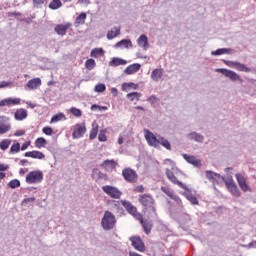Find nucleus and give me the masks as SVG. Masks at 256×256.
Segmentation results:
<instances>
[{"label":"nucleus","mask_w":256,"mask_h":256,"mask_svg":"<svg viewBox=\"0 0 256 256\" xmlns=\"http://www.w3.org/2000/svg\"><path fill=\"white\" fill-rule=\"evenodd\" d=\"M21 151V144L19 142L13 144L10 148V153H19Z\"/></svg>","instance_id":"09e8293b"},{"label":"nucleus","mask_w":256,"mask_h":256,"mask_svg":"<svg viewBox=\"0 0 256 256\" xmlns=\"http://www.w3.org/2000/svg\"><path fill=\"white\" fill-rule=\"evenodd\" d=\"M137 43L139 47H142L144 51H147L148 48L150 47L149 45V38H147V35L142 34L138 39Z\"/></svg>","instance_id":"a211bd4d"},{"label":"nucleus","mask_w":256,"mask_h":256,"mask_svg":"<svg viewBox=\"0 0 256 256\" xmlns=\"http://www.w3.org/2000/svg\"><path fill=\"white\" fill-rule=\"evenodd\" d=\"M215 72L221 73L222 75H224V77H227V79H230V81H233V82L238 81L240 83H243V78H241V76H239V74H237L233 70H229L225 68H217Z\"/></svg>","instance_id":"f03ea898"},{"label":"nucleus","mask_w":256,"mask_h":256,"mask_svg":"<svg viewBox=\"0 0 256 256\" xmlns=\"http://www.w3.org/2000/svg\"><path fill=\"white\" fill-rule=\"evenodd\" d=\"M185 197L190 201V203H192V205H199V200H197V197L191 194V192L185 193Z\"/></svg>","instance_id":"f704fd0d"},{"label":"nucleus","mask_w":256,"mask_h":256,"mask_svg":"<svg viewBox=\"0 0 256 256\" xmlns=\"http://www.w3.org/2000/svg\"><path fill=\"white\" fill-rule=\"evenodd\" d=\"M183 158L187 163H190V165H194V167H201V160L197 159L195 156L183 154Z\"/></svg>","instance_id":"412c9836"},{"label":"nucleus","mask_w":256,"mask_h":256,"mask_svg":"<svg viewBox=\"0 0 256 256\" xmlns=\"http://www.w3.org/2000/svg\"><path fill=\"white\" fill-rule=\"evenodd\" d=\"M139 202L143 207H151L152 211L155 213V207L153 206L155 204V200L151 195L144 194L139 197Z\"/></svg>","instance_id":"6e6552de"},{"label":"nucleus","mask_w":256,"mask_h":256,"mask_svg":"<svg viewBox=\"0 0 256 256\" xmlns=\"http://www.w3.org/2000/svg\"><path fill=\"white\" fill-rule=\"evenodd\" d=\"M22 135H25V130H18L15 133L16 137H22Z\"/></svg>","instance_id":"680f3d73"},{"label":"nucleus","mask_w":256,"mask_h":256,"mask_svg":"<svg viewBox=\"0 0 256 256\" xmlns=\"http://www.w3.org/2000/svg\"><path fill=\"white\" fill-rule=\"evenodd\" d=\"M132 215H133V217H135V219H137L138 221H140V223H141L142 221H144V220H143V215H141V213L137 212V209L135 210V213H132Z\"/></svg>","instance_id":"6e6d98bb"},{"label":"nucleus","mask_w":256,"mask_h":256,"mask_svg":"<svg viewBox=\"0 0 256 256\" xmlns=\"http://www.w3.org/2000/svg\"><path fill=\"white\" fill-rule=\"evenodd\" d=\"M223 63H225L227 67H232L233 69H237V71H243L244 73L251 72V68L247 67L245 64H241V62L223 60Z\"/></svg>","instance_id":"0eeeda50"},{"label":"nucleus","mask_w":256,"mask_h":256,"mask_svg":"<svg viewBox=\"0 0 256 256\" xmlns=\"http://www.w3.org/2000/svg\"><path fill=\"white\" fill-rule=\"evenodd\" d=\"M236 180L238 182V185L240 189H242L244 192L249 191V185L247 184V181L245 180V177L241 175L240 173L235 174Z\"/></svg>","instance_id":"2eb2a0df"},{"label":"nucleus","mask_w":256,"mask_h":256,"mask_svg":"<svg viewBox=\"0 0 256 256\" xmlns=\"http://www.w3.org/2000/svg\"><path fill=\"white\" fill-rule=\"evenodd\" d=\"M232 53H235V50L231 49V48H219L215 51L211 52V55L213 56H219V55H232Z\"/></svg>","instance_id":"5701e85b"},{"label":"nucleus","mask_w":256,"mask_h":256,"mask_svg":"<svg viewBox=\"0 0 256 256\" xmlns=\"http://www.w3.org/2000/svg\"><path fill=\"white\" fill-rule=\"evenodd\" d=\"M147 101H148L149 103H151L152 105H155V101H157V96L152 95V96H150V97L147 99Z\"/></svg>","instance_id":"bf43d9fd"},{"label":"nucleus","mask_w":256,"mask_h":256,"mask_svg":"<svg viewBox=\"0 0 256 256\" xmlns=\"http://www.w3.org/2000/svg\"><path fill=\"white\" fill-rule=\"evenodd\" d=\"M98 140L102 143H104L105 141H107V136L105 135V131L102 130L100 131L99 135H98Z\"/></svg>","instance_id":"5fc2aeb1"},{"label":"nucleus","mask_w":256,"mask_h":256,"mask_svg":"<svg viewBox=\"0 0 256 256\" xmlns=\"http://www.w3.org/2000/svg\"><path fill=\"white\" fill-rule=\"evenodd\" d=\"M118 35H121V27H114L107 32V39L111 41V39H115Z\"/></svg>","instance_id":"cd10ccee"},{"label":"nucleus","mask_w":256,"mask_h":256,"mask_svg":"<svg viewBox=\"0 0 256 256\" xmlns=\"http://www.w3.org/2000/svg\"><path fill=\"white\" fill-rule=\"evenodd\" d=\"M159 145H162V147H165V149H167L168 151H171V143L169 142V140H167L163 137H160Z\"/></svg>","instance_id":"58836bf2"},{"label":"nucleus","mask_w":256,"mask_h":256,"mask_svg":"<svg viewBox=\"0 0 256 256\" xmlns=\"http://www.w3.org/2000/svg\"><path fill=\"white\" fill-rule=\"evenodd\" d=\"M166 176L169 179V181L174 183V185H178L181 187V189H185V191H189V189L187 188V186L185 184H183L181 181L177 180V177L175 176V174L173 172H171V170L166 169Z\"/></svg>","instance_id":"f8f14e48"},{"label":"nucleus","mask_w":256,"mask_h":256,"mask_svg":"<svg viewBox=\"0 0 256 256\" xmlns=\"http://www.w3.org/2000/svg\"><path fill=\"white\" fill-rule=\"evenodd\" d=\"M145 139L151 147H159V139L149 130H145Z\"/></svg>","instance_id":"ddd939ff"},{"label":"nucleus","mask_w":256,"mask_h":256,"mask_svg":"<svg viewBox=\"0 0 256 256\" xmlns=\"http://www.w3.org/2000/svg\"><path fill=\"white\" fill-rule=\"evenodd\" d=\"M65 119H67L65 117V114L63 113H58V114H55L52 118H51V123H57L59 121H65Z\"/></svg>","instance_id":"e433bc0d"},{"label":"nucleus","mask_w":256,"mask_h":256,"mask_svg":"<svg viewBox=\"0 0 256 256\" xmlns=\"http://www.w3.org/2000/svg\"><path fill=\"white\" fill-rule=\"evenodd\" d=\"M127 87H133L134 89H139V85L133 83V82H130V83H124L122 85V89L123 91H125V89H127Z\"/></svg>","instance_id":"603ef678"},{"label":"nucleus","mask_w":256,"mask_h":256,"mask_svg":"<svg viewBox=\"0 0 256 256\" xmlns=\"http://www.w3.org/2000/svg\"><path fill=\"white\" fill-rule=\"evenodd\" d=\"M14 117L16 121H23L24 119H27V110L23 108L17 109L14 113Z\"/></svg>","instance_id":"a878e982"},{"label":"nucleus","mask_w":256,"mask_h":256,"mask_svg":"<svg viewBox=\"0 0 256 256\" xmlns=\"http://www.w3.org/2000/svg\"><path fill=\"white\" fill-rule=\"evenodd\" d=\"M42 131L45 135H53V128L49 126L44 127Z\"/></svg>","instance_id":"4d7b16f0"},{"label":"nucleus","mask_w":256,"mask_h":256,"mask_svg":"<svg viewBox=\"0 0 256 256\" xmlns=\"http://www.w3.org/2000/svg\"><path fill=\"white\" fill-rule=\"evenodd\" d=\"M122 176L128 183H137L139 176L137 172L131 168H125L122 170Z\"/></svg>","instance_id":"39448f33"},{"label":"nucleus","mask_w":256,"mask_h":256,"mask_svg":"<svg viewBox=\"0 0 256 256\" xmlns=\"http://www.w3.org/2000/svg\"><path fill=\"white\" fill-rule=\"evenodd\" d=\"M45 145H47V140L43 137L37 138L35 141V146L38 149H41V147H45Z\"/></svg>","instance_id":"ea45409f"},{"label":"nucleus","mask_w":256,"mask_h":256,"mask_svg":"<svg viewBox=\"0 0 256 256\" xmlns=\"http://www.w3.org/2000/svg\"><path fill=\"white\" fill-rule=\"evenodd\" d=\"M41 181H43V171L41 170L31 171L26 176V183H28L29 185L41 183Z\"/></svg>","instance_id":"7ed1b4c3"},{"label":"nucleus","mask_w":256,"mask_h":256,"mask_svg":"<svg viewBox=\"0 0 256 256\" xmlns=\"http://www.w3.org/2000/svg\"><path fill=\"white\" fill-rule=\"evenodd\" d=\"M96 177V181H100L101 179H103L104 181H109V176H107V174L101 172V170L94 168L92 170V178L95 179Z\"/></svg>","instance_id":"f3484780"},{"label":"nucleus","mask_w":256,"mask_h":256,"mask_svg":"<svg viewBox=\"0 0 256 256\" xmlns=\"http://www.w3.org/2000/svg\"><path fill=\"white\" fill-rule=\"evenodd\" d=\"M28 163H29V160L23 159V160H20L19 165H21L22 167H25V165H28Z\"/></svg>","instance_id":"0e129e2a"},{"label":"nucleus","mask_w":256,"mask_h":256,"mask_svg":"<svg viewBox=\"0 0 256 256\" xmlns=\"http://www.w3.org/2000/svg\"><path fill=\"white\" fill-rule=\"evenodd\" d=\"M107 89V86H105V84L100 83L98 85L95 86L94 91L96 93H104V91Z\"/></svg>","instance_id":"49530a36"},{"label":"nucleus","mask_w":256,"mask_h":256,"mask_svg":"<svg viewBox=\"0 0 256 256\" xmlns=\"http://www.w3.org/2000/svg\"><path fill=\"white\" fill-rule=\"evenodd\" d=\"M140 223H141L145 233L147 235H149L151 233V225H149V223L147 221H145V220L140 222Z\"/></svg>","instance_id":"de8ad7c7"},{"label":"nucleus","mask_w":256,"mask_h":256,"mask_svg":"<svg viewBox=\"0 0 256 256\" xmlns=\"http://www.w3.org/2000/svg\"><path fill=\"white\" fill-rule=\"evenodd\" d=\"M21 99L19 98H6L0 101V107H9L10 105H19Z\"/></svg>","instance_id":"dca6fc26"},{"label":"nucleus","mask_w":256,"mask_h":256,"mask_svg":"<svg viewBox=\"0 0 256 256\" xmlns=\"http://www.w3.org/2000/svg\"><path fill=\"white\" fill-rule=\"evenodd\" d=\"M11 85V82L2 81L0 82V89H5V87H9Z\"/></svg>","instance_id":"052dcab7"},{"label":"nucleus","mask_w":256,"mask_h":256,"mask_svg":"<svg viewBox=\"0 0 256 256\" xmlns=\"http://www.w3.org/2000/svg\"><path fill=\"white\" fill-rule=\"evenodd\" d=\"M87 19V14L82 12L77 18H76V23L79 25H83L85 23V20Z\"/></svg>","instance_id":"a18cd8bd"},{"label":"nucleus","mask_w":256,"mask_h":256,"mask_svg":"<svg viewBox=\"0 0 256 256\" xmlns=\"http://www.w3.org/2000/svg\"><path fill=\"white\" fill-rule=\"evenodd\" d=\"M70 113H72V115H74V117H81V115H82L81 110L78 108H75V107H72L70 109Z\"/></svg>","instance_id":"8fccbe9b"},{"label":"nucleus","mask_w":256,"mask_h":256,"mask_svg":"<svg viewBox=\"0 0 256 256\" xmlns=\"http://www.w3.org/2000/svg\"><path fill=\"white\" fill-rule=\"evenodd\" d=\"M96 63H95V60L94 59H88L86 62H85V67L86 69H88V71H91L93 69H95L96 67Z\"/></svg>","instance_id":"a19ab883"},{"label":"nucleus","mask_w":256,"mask_h":256,"mask_svg":"<svg viewBox=\"0 0 256 256\" xmlns=\"http://www.w3.org/2000/svg\"><path fill=\"white\" fill-rule=\"evenodd\" d=\"M206 178L210 180L211 183H221V181H225V176H221V174L213 172L211 170H207L206 172Z\"/></svg>","instance_id":"9b49d317"},{"label":"nucleus","mask_w":256,"mask_h":256,"mask_svg":"<svg viewBox=\"0 0 256 256\" xmlns=\"http://www.w3.org/2000/svg\"><path fill=\"white\" fill-rule=\"evenodd\" d=\"M115 225H117L115 215L111 213V211H105L101 220L102 229H104V231H111V229H115Z\"/></svg>","instance_id":"f257e3e1"},{"label":"nucleus","mask_w":256,"mask_h":256,"mask_svg":"<svg viewBox=\"0 0 256 256\" xmlns=\"http://www.w3.org/2000/svg\"><path fill=\"white\" fill-rule=\"evenodd\" d=\"M60 7H63V3L61 0H52L49 4V9L55 10V9H60Z\"/></svg>","instance_id":"c9c22d12"},{"label":"nucleus","mask_w":256,"mask_h":256,"mask_svg":"<svg viewBox=\"0 0 256 256\" xmlns=\"http://www.w3.org/2000/svg\"><path fill=\"white\" fill-rule=\"evenodd\" d=\"M245 249H256V240L250 242L249 244H242Z\"/></svg>","instance_id":"864d4df0"},{"label":"nucleus","mask_w":256,"mask_h":256,"mask_svg":"<svg viewBox=\"0 0 256 256\" xmlns=\"http://www.w3.org/2000/svg\"><path fill=\"white\" fill-rule=\"evenodd\" d=\"M85 133H87V127H85V123L76 124L74 126L72 137L73 139H81Z\"/></svg>","instance_id":"9d476101"},{"label":"nucleus","mask_w":256,"mask_h":256,"mask_svg":"<svg viewBox=\"0 0 256 256\" xmlns=\"http://www.w3.org/2000/svg\"><path fill=\"white\" fill-rule=\"evenodd\" d=\"M187 138L190 141H196V143H203L205 141V136L197 133V132H191L187 135Z\"/></svg>","instance_id":"aec40b11"},{"label":"nucleus","mask_w":256,"mask_h":256,"mask_svg":"<svg viewBox=\"0 0 256 256\" xmlns=\"http://www.w3.org/2000/svg\"><path fill=\"white\" fill-rule=\"evenodd\" d=\"M38 87H41V79L40 78H33L29 80L25 86V89H37Z\"/></svg>","instance_id":"6ab92c4d"},{"label":"nucleus","mask_w":256,"mask_h":256,"mask_svg":"<svg viewBox=\"0 0 256 256\" xmlns=\"http://www.w3.org/2000/svg\"><path fill=\"white\" fill-rule=\"evenodd\" d=\"M8 187H10V189H17V187H21V181L17 179L11 180L8 183Z\"/></svg>","instance_id":"c03bdc74"},{"label":"nucleus","mask_w":256,"mask_h":256,"mask_svg":"<svg viewBox=\"0 0 256 256\" xmlns=\"http://www.w3.org/2000/svg\"><path fill=\"white\" fill-rule=\"evenodd\" d=\"M139 69H141V64L139 63L131 64L124 70V73L126 75H133L134 73H137Z\"/></svg>","instance_id":"393cba45"},{"label":"nucleus","mask_w":256,"mask_h":256,"mask_svg":"<svg viewBox=\"0 0 256 256\" xmlns=\"http://www.w3.org/2000/svg\"><path fill=\"white\" fill-rule=\"evenodd\" d=\"M121 204L126 209V211L130 213V215H133V213H135V211L137 210V207L133 206V204H131V202L127 200H121Z\"/></svg>","instance_id":"c85d7f7f"},{"label":"nucleus","mask_w":256,"mask_h":256,"mask_svg":"<svg viewBox=\"0 0 256 256\" xmlns=\"http://www.w3.org/2000/svg\"><path fill=\"white\" fill-rule=\"evenodd\" d=\"M126 97L127 99H129V101H135V99L139 101V99H141V93L131 92V93H128Z\"/></svg>","instance_id":"4c0bfd02"},{"label":"nucleus","mask_w":256,"mask_h":256,"mask_svg":"<svg viewBox=\"0 0 256 256\" xmlns=\"http://www.w3.org/2000/svg\"><path fill=\"white\" fill-rule=\"evenodd\" d=\"M29 145H31V142H25L22 146H21V151H25Z\"/></svg>","instance_id":"e2e57ef3"},{"label":"nucleus","mask_w":256,"mask_h":256,"mask_svg":"<svg viewBox=\"0 0 256 256\" xmlns=\"http://www.w3.org/2000/svg\"><path fill=\"white\" fill-rule=\"evenodd\" d=\"M161 191L163 193H165V195H167V197H170V199H173L174 201H176V203H178V205H180L181 203V198H179V196L175 195L173 193V191H171L170 189H168L167 187H162Z\"/></svg>","instance_id":"4be33fe9"},{"label":"nucleus","mask_w":256,"mask_h":256,"mask_svg":"<svg viewBox=\"0 0 256 256\" xmlns=\"http://www.w3.org/2000/svg\"><path fill=\"white\" fill-rule=\"evenodd\" d=\"M224 183H225L228 191H230V193L234 197H241V191H239L237 184H235V181L233 180V176L225 178Z\"/></svg>","instance_id":"20e7f679"},{"label":"nucleus","mask_w":256,"mask_h":256,"mask_svg":"<svg viewBox=\"0 0 256 256\" xmlns=\"http://www.w3.org/2000/svg\"><path fill=\"white\" fill-rule=\"evenodd\" d=\"M24 157H32V159H43L45 157V154H43V152L34 150V151L26 152L24 154Z\"/></svg>","instance_id":"c756f323"},{"label":"nucleus","mask_w":256,"mask_h":256,"mask_svg":"<svg viewBox=\"0 0 256 256\" xmlns=\"http://www.w3.org/2000/svg\"><path fill=\"white\" fill-rule=\"evenodd\" d=\"M135 191H137V193H143L145 191V188H143V186H137Z\"/></svg>","instance_id":"69168bd1"},{"label":"nucleus","mask_w":256,"mask_h":256,"mask_svg":"<svg viewBox=\"0 0 256 256\" xmlns=\"http://www.w3.org/2000/svg\"><path fill=\"white\" fill-rule=\"evenodd\" d=\"M130 241L132 243V247L136 249V251H140V253H145V243L141 240L139 236L130 237Z\"/></svg>","instance_id":"1a4fd4ad"},{"label":"nucleus","mask_w":256,"mask_h":256,"mask_svg":"<svg viewBox=\"0 0 256 256\" xmlns=\"http://www.w3.org/2000/svg\"><path fill=\"white\" fill-rule=\"evenodd\" d=\"M119 65H127L126 60L115 57L109 62L110 67H119Z\"/></svg>","instance_id":"2f4dec72"},{"label":"nucleus","mask_w":256,"mask_h":256,"mask_svg":"<svg viewBox=\"0 0 256 256\" xmlns=\"http://www.w3.org/2000/svg\"><path fill=\"white\" fill-rule=\"evenodd\" d=\"M34 5H43L45 3V0H33Z\"/></svg>","instance_id":"774afa93"},{"label":"nucleus","mask_w":256,"mask_h":256,"mask_svg":"<svg viewBox=\"0 0 256 256\" xmlns=\"http://www.w3.org/2000/svg\"><path fill=\"white\" fill-rule=\"evenodd\" d=\"M97 133H99V125L97 122L92 123V129L90 131V140L93 141L97 137Z\"/></svg>","instance_id":"473e14b6"},{"label":"nucleus","mask_w":256,"mask_h":256,"mask_svg":"<svg viewBox=\"0 0 256 256\" xmlns=\"http://www.w3.org/2000/svg\"><path fill=\"white\" fill-rule=\"evenodd\" d=\"M102 190L106 195H109L112 199H121V195H123V192L118 190L117 187L106 185L102 187Z\"/></svg>","instance_id":"423d86ee"},{"label":"nucleus","mask_w":256,"mask_h":256,"mask_svg":"<svg viewBox=\"0 0 256 256\" xmlns=\"http://www.w3.org/2000/svg\"><path fill=\"white\" fill-rule=\"evenodd\" d=\"M163 77V70L161 69H154L151 74L152 81H159Z\"/></svg>","instance_id":"72a5a7b5"},{"label":"nucleus","mask_w":256,"mask_h":256,"mask_svg":"<svg viewBox=\"0 0 256 256\" xmlns=\"http://www.w3.org/2000/svg\"><path fill=\"white\" fill-rule=\"evenodd\" d=\"M33 201H35V197L25 198V199L22 201V205H27L28 203H33Z\"/></svg>","instance_id":"13d9d810"},{"label":"nucleus","mask_w":256,"mask_h":256,"mask_svg":"<svg viewBox=\"0 0 256 256\" xmlns=\"http://www.w3.org/2000/svg\"><path fill=\"white\" fill-rule=\"evenodd\" d=\"M69 27H71V25L69 24H58L56 25V27L54 28L55 33H57V35H66L67 34V30L69 29Z\"/></svg>","instance_id":"b1692460"},{"label":"nucleus","mask_w":256,"mask_h":256,"mask_svg":"<svg viewBox=\"0 0 256 256\" xmlns=\"http://www.w3.org/2000/svg\"><path fill=\"white\" fill-rule=\"evenodd\" d=\"M114 203V208L116 209L117 213H119V215H123V207L119 206V202L113 200Z\"/></svg>","instance_id":"3c124183"},{"label":"nucleus","mask_w":256,"mask_h":256,"mask_svg":"<svg viewBox=\"0 0 256 256\" xmlns=\"http://www.w3.org/2000/svg\"><path fill=\"white\" fill-rule=\"evenodd\" d=\"M9 169V165L0 164V171H7Z\"/></svg>","instance_id":"338daca9"},{"label":"nucleus","mask_w":256,"mask_h":256,"mask_svg":"<svg viewBox=\"0 0 256 256\" xmlns=\"http://www.w3.org/2000/svg\"><path fill=\"white\" fill-rule=\"evenodd\" d=\"M101 167L106 169V171H109L110 169H115V167H117V162H115V160H105L102 162Z\"/></svg>","instance_id":"7c9ffc66"},{"label":"nucleus","mask_w":256,"mask_h":256,"mask_svg":"<svg viewBox=\"0 0 256 256\" xmlns=\"http://www.w3.org/2000/svg\"><path fill=\"white\" fill-rule=\"evenodd\" d=\"M9 145H11V140L4 139L0 142V149L2 151H7V149H9Z\"/></svg>","instance_id":"79ce46f5"},{"label":"nucleus","mask_w":256,"mask_h":256,"mask_svg":"<svg viewBox=\"0 0 256 256\" xmlns=\"http://www.w3.org/2000/svg\"><path fill=\"white\" fill-rule=\"evenodd\" d=\"M104 51L103 48H95L91 51L90 55L91 57L97 58L100 55H103Z\"/></svg>","instance_id":"37998d69"},{"label":"nucleus","mask_w":256,"mask_h":256,"mask_svg":"<svg viewBox=\"0 0 256 256\" xmlns=\"http://www.w3.org/2000/svg\"><path fill=\"white\" fill-rule=\"evenodd\" d=\"M9 121L8 117L0 116V135H5L8 131H11V124H5Z\"/></svg>","instance_id":"4468645a"},{"label":"nucleus","mask_w":256,"mask_h":256,"mask_svg":"<svg viewBox=\"0 0 256 256\" xmlns=\"http://www.w3.org/2000/svg\"><path fill=\"white\" fill-rule=\"evenodd\" d=\"M119 47H124L125 49L132 48L133 42L130 39H123L115 44L116 49H119Z\"/></svg>","instance_id":"bb28decb"}]
</instances>
